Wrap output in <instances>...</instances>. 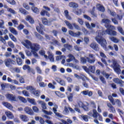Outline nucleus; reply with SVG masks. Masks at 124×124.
<instances>
[{"mask_svg": "<svg viewBox=\"0 0 124 124\" xmlns=\"http://www.w3.org/2000/svg\"><path fill=\"white\" fill-rule=\"evenodd\" d=\"M97 33L98 35L96 36L95 40L102 47L106 48L107 46V42L103 37L101 36V35L105 34H104V31H98Z\"/></svg>", "mask_w": 124, "mask_h": 124, "instance_id": "f257e3e1", "label": "nucleus"}, {"mask_svg": "<svg viewBox=\"0 0 124 124\" xmlns=\"http://www.w3.org/2000/svg\"><path fill=\"white\" fill-rule=\"evenodd\" d=\"M88 115L90 116V117H93L94 118V122L96 124H99V122H98V120H97V117H98V120L99 121H100L101 122L103 121V118H102V116L99 115L98 112H97V111H96V109H93L92 111H90L88 113Z\"/></svg>", "mask_w": 124, "mask_h": 124, "instance_id": "f03ea898", "label": "nucleus"}, {"mask_svg": "<svg viewBox=\"0 0 124 124\" xmlns=\"http://www.w3.org/2000/svg\"><path fill=\"white\" fill-rule=\"evenodd\" d=\"M108 62L109 63H112V64L111 65V67L113 68L114 71L117 73H120L121 72V66L117 62V60L115 59H111V60H108Z\"/></svg>", "mask_w": 124, "mask_h": 124, "instance_id": "7ed1b4c3", "label": "nucleus"}, {"mask_svg": "<svg viewBox=\"0 0 124 124\" xmlns=\"http://www.w3.org/2000/svg\"><path fill=\"white\" fill-rule=\"evenodd\" d=\"M21 44H22L26 49H28V50H29V49H31V46L32 43L31 41L28 39H25L21 42Z\"/></svg>", "mask_w": 124, "mask_h": 124, "instance_id": "20e7f679", "label": "nucleus"}, {"mask_svg": "<svg viewBox=\"0 0 124 124\" xmlns=\"http://www.w3.org/2000/svg\"><path fill=\"white\" fill-rule=\"evenodd\" d=\"M5 96L9 101H17V97H16V95L8 93L5 95Z\"/></svg>", "mask_w": 124, "mask_h": 124, "instance_id": "39448f33", "label": "nucleus"}, {"mask_svg": "<svg viewBox=\"0 0 124 124\" xmlns=\"http://www.w3.org/2000/svg\"><path fill=\"white\" fill-rule=\"evenodd\" d=\"M30 49L31 50V52L38 51L40 49V46L38 44H32Z\"/></svg>", "mask_w": 124, "mask_h": 124, "instance_id": "423d86ee", "label": "nucleus"}, {"mask_svg": "<svg viewBox=\"0 0 124 124\" xmlns=\"http://www.w3.org/2000/svg\"><path fill=\"white\" fill-rule=\"evenodd\" d=\"M54 80H55L56 81H57V83H58V84L61 85V86H63V87H65V86H66L65 81L62 80V79L61 78L56 77L55 78H54Z\"/></svg>", "mask_w": 124, "mask_h": 124, "instance_id": "0eeeda50", "label": "nucleus"}, {"mask_svg": "<svg viewBox=\"0 0 124 124\" xmlns=\"http://www.w3.org/2000/svg\"><path fill=\"white\" fill-rule=\"evenodd\" d=\"M4 62L7 67H9L11 63H12V64H16L15 61H14V60H12L11 59H7L5 60Z\"/></svg>", "mask_w": 124, "mask_h": 124, "instance_id": "6e6552de", "label": "nucleus"}, {"mask_svg": "<svg viewBox=\"0 0 124 124\" xmlns=\"http://www.w3.org/2000/svg\"><path fill=\"white\" fill-rule=\"evenodd\" d=\"M24 110L26 114H28V115H30V116H32V115H33L34 114L33 111H32V109H31V108L29 107H26L24 108Z\"/></svg>", "mask_w": 124, "mask_h": 124, "instance_id": "1a4fd4ad", "label": "nucleus"}, {"mask_svg": "<svg viewBox=\"0 0 124 124\" xmlns=\"http://www.w3.org/2000/svg\"><path fill=\"white\" fill-rule=\"evenodd\" d=\"M104 34H109V35H113V36H116L117 33L115 31H110V30H106L104 31Z\"/></svg>", "mask_w": 124, "mask_h": 124, "instance_id": "9d476101", "label": "nucleus"}, {"mask_svg": "<svg viewBox=\"0 0 124 124\" xmlns=\"http://www.w3.org/2000/svg\"><path fill=\"white\" fill-rule=\"evenodd\" d=\"M53 106H54V108H53L52 110H53L54 114H55V115L57 117H59V118L62 117V114H60L59 113L57 112H58V110H57V109H58V105H57V104H54V105H53Z\"/></svg>", "mask_w": 124, "mask_h": 124, "instance_id": "9b49d317", "label": "nucleus"}, {"mask_svg": "<svg viewBox=\"0 0 124 124\" xmlns=\"http://www.w3.org/2000/svg\"><path fill=\"white\" fill-rule=\"evenodd\" d=\"M2 104L5 106V107H6V108L9 109V110L13 111V112H15V110H13V106L10 103L8 102H3Z\"/></svg>", "mask_w": 124, "mask_h": 124, "instance_id": "f8f14e48", "label": "nucleus"}, {"mask_svg": "<svg viewBox=\"0 0 124 124\" xmlns=\"http://www.w3.org/2000/svg\"><path fill=\"white\" fill-rule=\"evenodd\" d=\"M74 77L77 78V79H81L83 81H85L87 78L84 74L80 73L79 75H78L77 74H74Z\"/></svg>", "mask_w": 124, "mask_h": 124, "instance_id": "ddd939ff", "label": "nucleus"}, {"mask_svg": "<svg viewBox=\"0 0 124 124\" xmlns=\"http://www.w3.org/2000/svg\"><path fill=\"white\" fill-rule=\"evenodd\" d=\"M90 47L94 51H99V47L98 46V45L95 43H92L90 45Z\"/></svg>", "mask_w": 124, "mask_h": 124, "instance_id": "4468645a", "label": "nucleus"}, {"mask_svg": "<svg viewBox=\"0 0 124 124\" xmlns=\"http://www.w3.org/2000/svg\"><path fill=\"white\" fill-rule=\"evenodd\" d=\"M47 54L48 55V58L49 60L51 62H55L54 59V54H53L52 52L50 51H47Z\"/></svg>", "mask_w": 124, "mask_h": 124, "instance_id": "2eb2a0df", "label": "nucleus"}, {"mask_svg": "<svg viewBox=\"0 0 124 124\" xmlns=\"http://www.w3.org/2000/svg\"><path fill=\"white\" fill-rule=\"evenodd\" d=\"M113 82L116 84H119L120 85V87H123V84H124V81L122 79H120L118 78H114L113 79Z\"/></svg>", "mask_w": 124, "mask_h": 124, "instance_id": "dca6fc26", "label": "nucleus"}, {"mask_svg": "<svg viewBox=\"0 0 124 124\" xmlns=\"http://www.w3.org/2000/svg\"><path fill=\"white\" fill-rule=\"evenodd\" d=\"M43 26L42 25L39 24V26L36 27V30L37 31L39 32V33H40L41 34H44V32H43Z\"/></svg>", "mask_w": 124, "mask_h": 124, "instance_id": "f3484780", "label": "nucleus"}, {"mask_svg": "<svg viewBox=\"0 0 124 124\" xmlns=\"http://www.w3.org/2000/svg\"><path fill=\"white\" fill-rule=\"evenodd\" d=\"M5 114L8 119H10L11 120L14 119V115H13V113L10 111H6Z\"/></svg>", "mask_w": 124, "mask_h": 124, "instance_id": "a211bd4d", "label": "nucleus"}, {"mask_svg": "<svg viewBox=\"0 0 124 124\" xmlns=\"http://www.w3.org/2000/svg\"><path fill=\"white\" fill-rule=\"evenodd\" d=\"M38 104L40 105L42 108V109H47V106H46V103L43 101L40 100L38 101Z\"/></svg>", "mask_w": 124, "mask_h": 124, "instance_id": "6ab92c4d", "label": "nucleus"}, {"mask_svg": "<svg viewBox=\"0 0 124 124\" xmlns=\"http://www.w3.org/2000/svg\"><path fill=\"white\" fill-rule=\"evenodd\" d=\"M96 8L99 11H101V12H104L105 11V8L100 4H97L96 5Z\"/></svg>", "mask_w": 124, "mask_h": 124, "instance_id": "aec40b11", "label": "nucleus"}, {"mask_svg": "<svg viewBox=\"0 0 124 124\" xmlns=\"http://www.w3.org/2000/svg\"><path fill=\"white\" fill-rule=\"evenodd\" d=\"M9 31L12 33H13V34H14V35H18V34H19L18 31H16V30H15V28L13 27H10Z\"/></svg>", "mask_w": 124, "mask_h": 124, "instance_id": "412c9836", "label": "nucleus"}, {"mask_svg": "<svg viewBox=\"0 0 124 124\" xmlns=\"http://www.w3.org/2000/svg\"><path fill=\"white\" fill-rule=\"evenodd\" d=\"M64 16L67 19V20H69L70 21H71L72 20V17L70 16H69L68 11V10H65L64 11Z\"/></svg>", "mask_w": 124, "mask_h": 124, "instance_id": "4be33fe9", "label": "nucleus"}, {"mask_svg": "<svg viewBox=\"0 0 124 124\" xmlns=\"http://www.w3.org/2000/svg\"><path fill=\"white\" fill-rule=\"evenodd\" d=\"M19 118L23 121V122H28L29 121V117L27 115H20Z\"/></svg>", "mask_w": 124, "mask_h": 124, "instance_id": "5701e85b", "label": "nucleus"}, {"mask_svg": "<svg viewBox=\"0 0 124 124\" xmlns=\"http://www.w3.org/2000/svg\"><path fill=\"white\" fill-rule=\"evenodd\" d=\"M69 6L72 8H77L78 7V4L74 2H70L69 3Z\"/></svg>", "mask_w": 124, "mask_h": 124, "instance_id": "b1692460", "label": "nucleus"}, {"mask_svg": "<svg viewBox=\"0 0 124 124\" xmlns=\"http://www.w3.org/2000/svg\"><path fill=\"white\" fill-rule=\"evenodd\" d=\"M25 20H26V21H29L31 24H34V23L33 18H32V17H31V16H27L25 18Z\"/></svg>", "mask_w": 124, "mask_h": 124, "instance_id": "393cba45", "label": "nucleus"}, {"mask_svg": "<svg viewBox=\"0 0 124 124\" xmlns=\"http://www.w3.org/2000/svg\"><path fill=\"white\" fill-rule=\"evenodd\" d=\"M105 27L107 29V30H109L110 31H112V30H116L115 27L110 24H108V25H105Z\"/></svg>", "mask_w": 124, "mask_h": 124, "instance_id": "a878e982", "label": "nucleus"}, {"mask_svg": "<svg viewBox=\"0 0 124 124\" xmlns=\"http://www.w3.org/2000/svg\"><path fill=\"white\" fill-rule=\"evenodd\" d=\"M19 11L21 13V14H23L24 15H28V14H29L28 12L23 8H19Z\"/></svg>", "mask_w": 124, "mask_h": 124, "instance_id": "bb28decb", "label": "nucleus"}, {"mask_svg": "<svg viewBox=\"0 0 124 124\" xmlns=\"http://www.w3.org/2000/svg\"><path fill=\"white\" fill-rule=\"evenodd\" d=\"M22 68L24 70H26V69H27L29 72H31L32 71V69H31V67L28 65H23Z\"/></svg>", "mask_w": 124, "mask_h": 124, "instance_id": "cd10ccee", "label": "nucleus"}, {"mask_svg": "<svg viewBox=\"0 0 124 124\" xmlns=\"http://www.w3.org/2000/svg\"><path fill=\"white\" fill-rule=\"evenodd\" d=\"M64 23L66 24V26H67L68 28L70 30H73V25L71 24L69 22L67 21V20L64 21Z\"/></svg>", "mask_w": 124, "mask_h": 124, "instance_id": "c85d7f7f", "label": "nucleus"}, {"mask_svg": "<svg viewBox=\"0 0 124 124\" xmlns=\"http://www.w3.org/2000/svg\"><path fill=\"white\" fill-rule=\"evenodd\" d=\"M27 100L29 102V103L32 104V105H36V102L35 101V100H34V99H31L30 98H28Z\"/></svg>", "mask_w": 124, "mask_h": 124, "instance_id": "c756f323", "label": "nucleus"}, {"mask_svg": "<svg viewBox=\"0 0 124 124\" xmlns=\"http://www.w3.org/2000/svg\"><path fill=\"white\" fill-rule=\"evenodd\" d=\"M109 39H110L112 42H114V43H119V42H120V40L115 37H110Z\"/></svg>", "mask_w": 124, "mask_h": 124, "instance_id": "7c9ffc66", "label": "nucleus"}, {"mask_svg": "<svg viewBox=\"0 0 124 124\" xmlns=\"http://www.w3.org/2000/svg\"><path fill=\"white\" fill-rule=\"evenodd\" d=\"M95 71V67L94 66H90L89 67V72H91L92 73H94Z\"/></svg>", "mask_w": 124, "mask_h": 124, "instance_id": "2f4dec72", "label": "nucleus"}, {"mask_svg": "<svg viewBox=\"0 0 124 124\" xmlns=\"http://www.w3.org/2000/svg\"><path fill=\"white\" fill-rule=\"evenodd\" d=\"M31 10L34 12V13H36L38 14L39 13V9L36 7L33 6L31 7Z\"/></svg>", "mask_w": 124, "mask_h": 124, "instance_id": "473e14b6", "label": "nucleus"}, {"mask_svg": "<svg viewBox=\"0 0 124 124\" xmlns=\"http://www.w3.org/2000/svg\"><path fill=\"white\" fill-rule=\"evenodd\" d=\"M39 54H40V55H41V56H44V58H45V59H48V56L46 55H45V51L44 50H40L39 51Z\"/></svg>", "mask_w": 124, "mask_h": 124, "instance_id": "72a5a7b5", "label": "nucleus"}, {"mask_svg": "<svg viewBox=\"0 0 124 124\" xmlns=\"http://www.w3.org/2000/svg\"><path fill=\"white\" fill-rule=\"evenodd\" d=\"M9 36L11 38V39H12V40L14 41V42H17V39L15 36H14V35H13V34L9 33Z\"/></svg>", "mask_w": 124, "mask_h": 124, "instance_id": "f704fd0d", "label": "nucleus"}, {"mask_svg": "<svg viewBox=\"0 0 124 124\" xmlns=\"http://www.w3.org/2000/svg\"><path fill=\"white\" fill-rule=\"evenodd\" d=\"M25 53L26 54L27 57H31V56H32V52H31V51L29 50V49L26 50Z\"/></svg>", "mask_w": 124, "mask_h": 124, "instance_id": "c9c22d12", "label": "nucleus"}, {"mask_svg": "<svg viewBox=\"0 0 124 124\" xmlns=\"http://www.w3.org/2000/svg\"><path fill=\"white\" fill-rule=\"evenodd\" d=\"M50 43L51 44H52V45H55V46H61V44L56 40H53V42Z\"/></svg>", "mask_w": 124, "mask_h": 124, "instance_id": "e433bc0d", "label": "nucleus"}, {"mask_svg": "<svg viewBox=\"0 0 124 124\" xmlns=\"http://www.w3.org/2000/svg\"><path fill=\"white\" fill-rule=\"evenodd\" d=\"M88 62L89 63H94L95 62V59H91L89 57H86Z\"/></svg>", "mask_w": 124, "mask_h": 124, "instance_id": "4c0bfd02", "label": "nucleus"}, {"mask_svg": "<svg viewBox=\"0 0 124 124\" xmlns=\"http://www.w3.org/2000/svg\"><path fill=\"white\" fill-rule=\"evenodd\" d=\"M102 23H104V24H107V26L109 25V23H111V21L108 19H103L102 20Z\"/></svg>", "mask_w": 124, "mask_h": 124, "instance_id": "58836bf2", "label": "nucleus"}, {"mask_svg": "<svg viewBox=\"0 0 124 124\" xmlns=\"http://www.w3.org/2000/svg\"><path fill=\"white\" fill-rule=\"evenodd\" d=\"M74 13L76 14V15H78V16H79V15H81L82 14V10L79 9L78 10L74 11Z\"/></svg>", "mask_w": 124, "mask_h": 124, "instance_id": "ea45409f", "label": "nucleus"}, {"mask_svg": "<svg viewBox=\"0 0 124 124\" xmlns=\"http://www.w3.org/2000/svg\"><path fill=\"white\" fill-rule=\"evenodd\" d=\"M16 62L18 64V65H21L23 62V61H22V59L21 58L18 57L16 58Z\"/></svg>", "mask_w": 124, "mask_h": 124, "instance_id": "a19ab883", "label": "nucleus"}, {"mask_svg": "<svg viewBox=\"0 0 124 124\" xmlns=\"http://www.w3.org/2000/svg\"><path fill=\"white\" fill-rule=\"evenodd\" d=\"M108 99L109 101H110L111 103H112V105H115L116 103L115 101H114V99H113V97L111 95L108 96Z\"/></svg>", "mask_w": 124, "mask_h": 124, "instance_id": "79ce46f5", "label": "nucleus"}, {"mask_svg": "<svg viewBox=\"0 0 124 124\" xmlns=\"http://www.w3.org/2000/svg\"><path fill=\"white\" fill-rule=\"evenodd\" d=\"M72 89H73V85L70 84L67 86V91L70 93H71L72 92Z\"/></svg>", "mask_w": 124, "mask_h": 124, "instance_id": "37998d69", "label": "nucleus"}, {"mask_svg": "<svg viewBox=\"0 0 124 124\" xmlns=\"http://www.w3.org/2000/svg\"><path fill=\"white\" fill-rule=\"evenodd\" d=\"M17 98H18L20 101H22V102H23L24 103H27V100L21 96H18Z\"/></svg>", "mask_w": 124, "mask_h": 124, "instance_id": "c03bdc74", "label": "nucleus"}, {"mask_svg": "<svg viewBox=\"0 0 124 124\" xmlns=\"http://www.w3.org/2000/svg\"><path fill=\"white\" fill-rule=\"evenodd\" d=\"M108 12L113 17H114V16H116V12L113 11H111L110 9H108Z\"/></svg>", "mask_w": 124, "mask_h": 124, "instance_id": "a18cd8bd", "label": "nucleus"}, {"mask_svg": "<svg viewBox=\"0 0 124 124\" xmlns=\"http://www.w3.org/2000/svg\"><path fill=\"white\" fill-rule=\"evenodd\" d=\"M63 59H65V56L63 55H62V56H57L56 58V60L57 61H61V60H62Z\"/></svg>", "mask_w": 124, "mask_h": 124, "instance_id": "49530a36", "label": "nucleus"}, {"mask_svg": "<svg viewBox=\"0 0 124 124\" xmlns=\"http://www.w3.org/2000/svg\"><path fill=\"white\" fill-rule=\"evenodd\" d=\"M32 94L35 95V96H39V95L40 94V92L38 91H33L32 92Z\"/></svg>", "mask_w": 124, "mask_h": 124, "instance_id": "de8ad7c7", "label": "nucleus"}, {"mask_svg": "<svg viewBox=\"0 0 124 124\" xmlns=\"http://www.w3.org/2000/svg\"><path fill=\"white\" fill-rule=\"evenodd\" d=\"M78 105L79 108H84V103L81 101H78Z\"/></svg>", "mask_w": 124, "mask_h": 124, "instance_id": "09e8293b", "label": "nucleus"}, {"mask_svg": "<svg viewBox=\"0 0 124 124\" xmlns=\"http://www.w3.org/2000/svg\"><path fill=\"white\" fill-rule=\"evenodd\" d=\"M63 114H64V115H67V114L69 113V110H68V108H67V107L65 106L64 107V110L63 111Z\"/></svg>", "mask_w": 124, "mask_h": 124, "instance_id": "8fccbe9b", "label": "nucleus"}, {"mask_svg": "<svg viewBox=\"0 0 124 124\" xmlns=\"http://www.w3.org/2000/svg\"><path fill=\"white\" fill-rule=\"evenodd\" d=\"M8 12H10L12 14H17V12L15 10L12 9V8H8Z\"/></svg>", "mask_w": 124, "mask_h": 124, "instance_id": "3c124183", "label": "nucleus"}, {"mask_svg": "<svg viewBox=\"0 0 124 124\" xmlns=\"http://www.w3.org/2000/svg\"><path fill=\"white\" fill-rule=\"evenodd\" d=\"M32 109L35 113H38V112H39V108L36 106L32 107Z\"/></svg>", "mask_w": 124, "mask_h": 124, "instance_id": "603ef678", "label": "nucleus"}, {"mask_svg": "<svg viewBox=\"0 0 124 124\" xmlns=\"http://www.w3.org/2000/svg\"><path fill=\"white\" fill-rule=\"evenodd\" d=\"M35 69L39 74H41L42 73V70H41V69L39 66H36L35 67Z\"/></svg>", "mask_w": 124, "mask_h": 124, "instance_id": "864d4df0", "label": "nucleus"}, {"mask_svg": "<svg viewBox=\"0 0 124 124\" xmlns=\"http://www.w3.org/2000/svg\"><path fill=\"white\" fill-rule=\"evenodd\" d=\"M81 117L85 122H88L89 121V118L87 115H81Z\"/></svg>", "mask_w": 124, "mask_h": 124, "instance_id": "5fc2aeb1", "label": "nucleus"}, {"mask_svg": "<svg viewBox=\"0 0 124 124\" xmlns=\"http://www.w3.org/2000/svg\"><path fill=\"white\" fill-rule=\"evenodd\" d=\"M118 31H119V32H120V33H121V34H122L123 35H124V30H123V28L121 27H118L117 28Z\"/></svg>", "mask_w": 124, "mask_h": 124, "instance_id": "6e6d98bb", "label": "nucleus"}, {"mask_svg": "<svg viewBox=\"0 0 124 124\" xmlns=\"http://www.w3.org/2000/svg\"><path fill=\"white\" fill-rule=\"evenodd\" d=\"M7 2L10 4H12V5H14L16 4V2L14 0H7Z\"/></svg>", "mask_w": 124, "mask_h": 124, "instance_id": "4d7b16f0", "label": "nucleus"}, {"mask_svg": "<svg viewBox=\"0 0 124 124\" xmlns=\"http://www.w3.org/2000/svg\"><path fill=\"white\" fill-rule=\"evenodd\" d=\"M80 61L82 63H86L87 62V57L84 58L81 57L80 58Z\"/></svg>", "mask_w": 124, "mask_h": 124, "instance_id": "13d9d810", "label": "nucleus"}, {"mask_svg": "<svg viewBox=\"0 0 124 124\" xmlns=\"http://www.w3.org/2000/svg\"><path fill=\"white\" fill-rule=\"evenodd\" d=\"M72 25H73V27H74V28H75V29H76V30H78V31H80V27H79V26H78V25H77L75 23H73Z\"/></svg>", "mask_w": 124, "mask_h": 124, "instance_id": "bf43d9fd", "label": "nucleus"}, {"mask_svg": "<svg viewBox=\"0 0 124 124\" xmlns=\"http://www.w3.org/2000/svg\"><path fill=\"white\" fill-rule=\"evenodd\" d=\"M42 22L44 25H47L48 24V20L46 18H42Z\"/></svg>", "mask_w": 124, "mask_h": 124, "instance_id": "052dcab7", "label": "nucleus"}, {"mask_svg": "<svg viewBox=\"0 0 124 124\" xmlns=\"http://www.w3.org/2000/svg\"><path fill=\"white\" fill-rule=\"evenodd\" d=\"M8 45L9 46V47H11V48H14V47H15L14 44L13 43V42L11 41L8 42Z\"/></svg>", "mask_w": 124, "mask_h": 124, "instance_id": "680f3d73", "label": "nucleus"}, {"mask_svg": "<svg viewBox=\"0 0 124 124\" xmlns=\"http://www.w3.org/2000/svg\"><path fill=\"white\" fill-rule=\"evenodd\" d=\"M23 7L25 8V9H27V10H30V6L27 4V3H24L23 4Z\"/></svg>", "mask_w": 124, "mask_h": 124, "instance_id": "e2e57ef3", "label": "nucleus"}, {"mask_svg": "<svg viewBox=\"0 0 124 124\" xmlns=\"http://www.w3.org/2000/svg\"><path fill=\"white\" fill-rule=\"evenodd\" d=\"M90 105L92 107H93V108H96V105H95V103L93 101L90 102Z\"/></svg>", "mask_w": 124, "mask_h": 124, "instance_id": "0e129e2a", "label": "nucleus"}, {"mask_svg": "<svg viewBox=\"0 0 124 124\" xmlns=\"http://www.w3.org/2000/svg\"><path fill=\"white\" fill-rule=\"evenodd\" d=\"M119 113L121 116V117H122V118L123 119V120H124V112L123 111V110H119Z\"/></svg>", "mask_w": 124, "mask_h": 124, "instance_id": "69168bd1", "label": "nucleus"}, {"mask_svg": "<svg viewBox=\"0 0 124 124\" xmlns=\"http://www.w3.org/2000/svg\"><path fill=\"white\" fill-rule=\"evenodd\" d=\"M48 88H49L50 89H52L53 90H54L56 88V87L54 86V85H53V84H52L51 83H48Z\"/></svg>", "mask_w": 124, "mask_h": 124, "instance_id": "338daca9", "label": "nucleus"}, {"mask_svg": "<svg viewBox=\"0 0 124 124\" xmlns=\"http://www.w3.org/2000/svg\"><path fill=\"white\" fill-rule=\"evenodd\" d=\"M37 63V60L35 58H32L31 59V64H35Z\"/></svg>", "mask_w": 124, "mask_h": 124, "instance_id": "774afa93", "label": "nucleus"}]
</instances>
